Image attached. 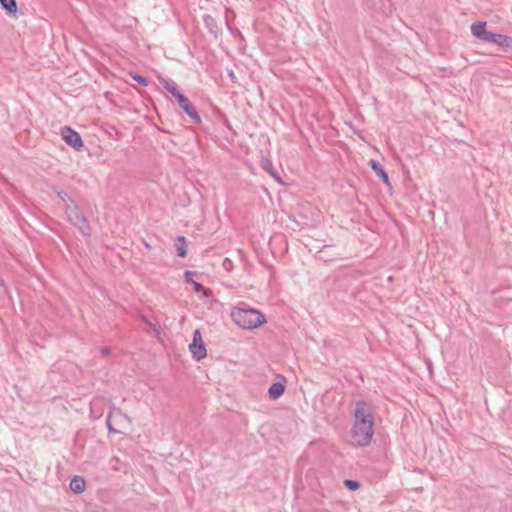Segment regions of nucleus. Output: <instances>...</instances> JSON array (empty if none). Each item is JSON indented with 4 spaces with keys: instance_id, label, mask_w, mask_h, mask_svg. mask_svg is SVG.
Wrapping results in <instances>:
<instances>
[{
    "instance_id": "nucleus-1",
    "label": "nucleus",
    "mask_w": 512,
    "mask_h": 512,
    "mask_svg": "<svg viewBox=\"0 0 512 512\" xmlns=\"http://www.w3.org/2000/svg\"><path fill=\"white\" fill-rule=\"evenodd\" d=\"M231 318L237 326L247 330L255 329L266 323V317L262 312L245 303H240L231 310Z\"/></svg>"
},
{
    "instance_id": "nucleus-2",
    "label": "nucleus",
    "mask_w": 512,
    "mask_h": 512,
    "mask_svg": "<svg viewBox=\"0 0 512 512\" xmlns=\"http://www.w3.org/2000/svg\"><path fill=\"white\" fill-rule=\"evenodd\" d=\"M375 430L374 425H352L350 438L352 445L356 447H367L371 444Z\"/></svg>"
},
{
    "instance_id": "nucleus-3",
    "label": "nucleus",
    "mask_w": 512,
    "mask_h": 512,
    "mask_svg": "<svg viewBox=\"0 0 512 512\" xmlns=\"http://www.w3.org/2000/svg\"><path fill=\"white\" fill-rule=\"evenodd\" d=\"M353 416V425H368L369 423H371V425L375 424L372 406L365 400L355 402Z\"/></svg>"
},
{
    "instance_id": "nucleus-4",
    "label": "nucleus",
    "mask_w": 512,
    "mask_h": 512,
    "mask_svg": "<svg viewBox=\"0 0 512 512\" xmlns=\"http://www.w3.org/2000/svg\"><path fill=\"white\" fill-rule=\"evenodd\" d=\"M487 22L478 21L471 25V33L476 38L485 43H492L496 45L498 33L487 31Z\"/></svg>"
},
{
    "instance_id": "nucleus-5",
    "label": "nucleus",
    "mask_w": 512,
    "mask_h": 512,
    "mask_svg": "<svg viewBox=\"0 0 512 512\" xmlns=\"http://www.w3.org/2000/svg\"><path fill=\"white\" fill-rule=\"evenodd\" d=\"M61 137L65 143L77 151H81L84 147L83 140L80 134L69 126L61 128Z\"/></svg>"
},
{
    "instance_id": "nucleus-6",
    "label": "nucleus",
    "mask_w": 512,
    "mask_h": 512,
    "mask_svg": "<svg viewBox=\"0 0 512 512\" xmlns=\"http://www.w3.org/2000/svg\"><path fill=\"white\" fill-rule=\"evenodd\" d=\"M179 106L193 120L194 123H201V117L192 102L181 92L175 97Z\"/></svg>"
},
{
    "instance_id": "nucleus-7",
    "label": "nucleus",
    "mask_w": 512,
    "mask_h": 512,
    "mask_svg": "<svg viewBox=\"0 0 512 512\" xmlns=\"http://www.w3.org/2000/svg\"><path fill=\"white\" fill-rule=\"evenodd\" d=\"M69 222L74 227H76L82 233V235L90 237L92 229L82 211L78 213V215H74V217Z\"/></svg>"
},
{
    "instance_id": "nucleus-8",
    "label": "nucleus",
    "mask_w": 512,
    "mask_h": 512,
    "mask_svg": "<svg viewBox=\"0 0 512 512\" xmlns=\"http://www.w3.org/2000/svg\"><path fill=\"white\" fill-rule=\"evenodd\" d=\"M194 273L192 271H185L184 272V280L186 283L191 284L193 286V290L196 293H202L203 297H210L212 295V291L209 288H205L201 283L196 282L193 280Z\"/></svg>"
},
{
    "instance_id": "nucleus-9",
    "label": "nucleus",
    "mask_w": 512,
    "mask_h": 512,
    "mask_svg": "<svg viewBox=\"0 0 512 512\" xmlns=\"http://www.w3.org/2000/svg\"><path fill=\"white\" fill-rule=\"evenodd\" d=\"M369 165L371 169L376 173V175L384 182V184L391 189L392 185L388 173L384 170L382 165L374 159L369 161Z\"/></svg>"
},
{
    "instance_id": "nucleus-10",
    "label": "nucleus",
    "mask_w": 512,
    "mask_h": 512,
    "mask_svg": "<svg viewBox=\"0 0 512 512\" xmlns=\"http://www.w3.org/2000/svg\"><path fill=\"white\" fill-rule=\"evenodd\" d=\"M203 22L208 31L214 36L215 39H217L221 33V30L217 25L216 19L209 14H205L203 16Z\"/></svg>"
},
{
    "instance_id": "nucleus-11",
    "label": "nucleus",
    "mask_w": 512,
    "mask_h": 512,
    "mask_svg": "<svg viewBox=\"0 0 512 512\" xmlns=\"http://www.w3.org/2000/svg\"><path fill=\"white\" fill-rule=\"evenodd\" d=\"M282 379H283V382L277 381L270 385V387L268 389V396L270 399L276 400L283 395V393L285 391V385H284L285 378L282 377Z\"/></svg>"
},
{
    "instance_id": "nucleus-12",
    "label": "nucleus",
    "mask_w": 512,
    "mask_h": 512,
    "mask_svg": "<svg viewBox=\"0 0 512 512\" xmlns=\"http://www.w3.org/2000/svg\"><path fill=\"white\" fill-rule=\"evenodd\" d=\"M189 350L192 354V357L197 361L204 359L207 355V350L204 343L190 344Z\"/></svg>"
},
{
    "instance_id": "nucleus-13",
    "label": "nucleus",
    "mask_w": 512,
    "mask_h": 512,
    "mask_svg": "<svg viewBox=\"0 0 512 512\" xmlns=\"http://www.w3.org/2000/svg\"><path fill=\"white\" fill-rule=\"evenodd\" d=\"M158 79L163 88L168 91L174 98L181 93L178 85L173 80L165 79L163 77H159Z\"/></svg>"
},
{
    "instance_id": "nucleus-14",
    "label": "nucleus",
    "mask_w": 512,
    "mask_h": 512,
    "mask_svg": "<svg viewBox=\"0 0 512 512\" xmlns=\"http://www.w3.org/2000/svg\"><path fill=\"white\" fill-rule=\"evenodd\" d=\"M496 45L499 46L503 52H512V36L499 34Z\"/></svg>"
},
{
    "instance_id": "nucleus-15",
    "label": "nucleus",
    "mask_w": 512,
    "mask_h": 512,
    "mask_svg": "<svg viewBox=\"0 0 512 512\" xmlns=\"http://www.w3.org/2000/svg\"><path fill=\"white\" fill-rule=\"evenodd\" d=\"M69 487L74 493H82L86 488V482L84 478L80 476H74L70 481Z\"/></svg>"
},
{
    "instance_id": "nucleus-16",
    "label": "nucleus",
    "mask_w": 512,
    "mask_h": 512,
    "mask_svg": "<svg viewBox=\"0 0 512 512\" xmlns=\"http://www.w3.org/2000/svg\"><path fill=\"white\" fill-rule=\"evenodd\" d=\"M0 5L8 15H14L17 12L16 0H0Z\"/></svg>"
},
{
    "instance_id": "nucleus-17",
    "label": "nucleus",
    "mask_w": 512,
    "mask_h": 512,
    "mask_svg": "<svg viewBox=\"0 0 512 512\" xmlns=\"http://www.w3.org/2000/svg\"><path fill=\"white\" fill-rule=\"evenodd\" d=\"M81 212V209L76 204L74 200H71V203H67L65 207V214L67 216L68 221H70L74 215H78Z\"/></svg>"
},
{
    "instance_id": "nucleus-18",
    "label": "nucleus",
    "mask_w": 512,
    "mask_h": 512,
    "mask_svg": "<svg viewBox=\"0 0 512 512\" xmlns=\"http://www.w3.org/2000/svg\"><path fill=\"white\" fill-rule=\"evenodd\" d=\"M176 251L177 255L181 258H184L187 255L186 240L184 236L177 237Z\"/></svg>"
},
{
    "instance_id": "nucleus-19",
    "label": "nucleus",
    "mask_w": 512,
    "mask_h": 512,
    "mask_svg": "<svg viewBox=\"0 0 512 512\" xmlns=\"http://www.w3.org/2000/svg\"><path fill=\"white\" fill-rule=\"evenodd\" d=\"M262 167L265 171H267L275 180L281 182V178L279 174L274 170L273 164L270 160H264L262 163Z\"/></svg>"
},
{
    "instance_id": "nucleus-20",
    "label": "nucleus",
    "mask_w": 512,
    "mask_h": 512,
    "mask_svg": "<svg viewBox=\"0 0 512 512\" xmlns=\"http://www.w3.org/2000/svg\"><path fill=\"white\" fill-rule=\"evenodd\" d=\"M505 290H508L510 293L509 294H503V295H500L499 296V299L500 300H505V301H512V286H507L506 288H498L496 290L493 291V294H501L502 292H504Z\"/></svg>"
},
{
    "instance_id": "nucleus-21",
    "label": "nucleus",
    "mask_w": 512,
    "mask_h": 512,
    "mask_svg": "<svg viewBox=\"0 0 512 512\" xmlns=\"http://www.w3.org/2000/svg\"><path fill=\"white\" fill-rule=\"evenodd\" d=\"M130 76L131 78L136 81L138 84H140L141 86H148L149 85V80L148 78L140 75V74H137V73H130Z\"/></svg>"
},
{
    "instance_id": "nucleus-22",
    "label": "nucleus",
    "mask_w": 512,
    "mask_h": 512,
    "mask_svg": "<svg viewBox=\"0 0 512 512\" xmlns=\"http://www.w3.org/2000/svg\"><path fill=\"white\" fill-rule=\"evenodd\" d=\"M344 486L350 491H356L360 487V482L353 479H345Z\"/></svg>"
},
{
    "instance_id": "nucleus-23",
    "label": "nucleus",
    "mask_w": 512,
    "mask_h": 512,
    "mask_svg": "<svg viewBox=\"0 0 512 512\" xmlns=\"http://www.w3.org/2000/svg\"><path fill=\"white\" fill-rule=\"evenodd\" d=\"M57 196L67 205V203H71V200H74L67 192L64 190L56 191Z\"/></svg>"
},
{
    "instance_id": "nucleus-24",
    "label": "nucleus",
    "mask_w": 512,
    "mask_h": 512,
    "mask_svg": "<svg viewBox=\"0 0 512 512\" xmlns=\"http://www.w3.org/2000/svg\"><path fill=\"white\" fill-rule=\"evenodd\" d=\"M204 343L202 340L201 333L198 329L193 332V339L191 344Z\"/></svg>"
},
{
    "instance_id": "nucleus-25",
    "label": "nucleus",
    "mask_w": 512,
    "mask_h": 512,
    "mask_svg": "<svg viewBox=\"0 0 512 512\" xmlns=\"http://www.w3.org/2000/svg\"><path fill=\"white\" fill-rule=\"evenodd\" d=\"M106 424H107V428H108L109 432H114V433H116V432H117V430H116V429H114V428L112 427V424H111V413H109V414H108V416H107V418H106Z\"/></svg>"
},
{
    "instance_id": "nucleus-26",
    "label": "nucleus",
    "mask_w": 512,
    "mask_h": 512,
    "mask_svg": "<svg viewBox=\"0 0 512 512\" xmlns=\"http://www.w3.org/2000/svg\"><path fill=\"white\" fill-rule=\"evenodd\" d=\"M143 321L145 322L146 325L151 327L156 333H159V327L157 325L153 324L151 321H149L145 317H143Z\"/></svg>"
},
{
    "instance_id": "nucleus-27",
    "label": "nucleus",
    "mask_w": 512,
    "mask_h": 512,
    "mask_svg": "<svg viewBox=\"0 0 512 512\" xmlns=\"http://www.w3.org/2000/svg\"><path fill=\"white\" fill-rule=\"evenodd\" d=\"M223 267L229 271L232 267V261L228 258H225L223 261Z\"/></svg>"
},
{
    "instance_id": "nucleus-28",
    "label": "nucleus",
    "mask_w": 512,
    "mask_h": 512,
    "mask_svg": "<svg viewBox=\"0 0 512 512\" xmlns=\"http://www.w3.org/2000/svg\"><path fill=\"white\" fill-rule=\"evenodd\" d=\"M100 353L103 357H107L110 355L111 350L108 347H103L101 348Z\"/></svg>"
},
{
    "instance_id": "nucleus-29",
    "label": "nucleus",
    "mask_w": 512,
    "mask_h": 512,
    "mask_svg": "<svg viewBox=\"0 0 512 512\" xmlns=\"http://www.w3.org/2000/svg\"><path fill=\"white\" fill-rule=\"evenodd\" d=\"M221 117H222L223 124H224L228 129H230V130H231V129H232V127H231V124H230L229 120L227 119V117H226L225 115H222Z\"/></svg>"
},
{
    "instance_id": "nucleus-30",
    "label": "nucleus",
    "mask_w": 512,
    "mask_h": 512,
    "mask_svg": "<svg viewBox=\"0 0 512 512\" xmlns=\"http://www.w3.org/2000/svg\"><path fill=\"white\" fill-rule=\"evenodd\" d=\"M229 77H230V79H231L233 82H236V81H235V78H236V77H235V75H234L233 71H230V72H229Z\"/></svg>"
},
{
    "instance_id": "nucleus-31",
    "label": "nucleus",
    "mask_w": 512,
    "mask_h": 512,
    "mask_svg": "<svg viewBox=\"0 0 512 512\" xmlns=\"http://www.w3.org/2000/svg\"><path fill=\"white\" fill-rule=\"evenodd\" d=\"M1 286H4V280H3V278L0 276V287H1Z\"/></svg>"
}]
</instances>
